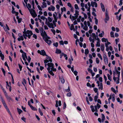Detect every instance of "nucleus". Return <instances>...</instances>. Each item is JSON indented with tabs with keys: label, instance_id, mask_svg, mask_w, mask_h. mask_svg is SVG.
<instances>
[{
	"label": "nucleus",
	"instance_id": "obj_1",
	"mask_svg": "<svg viewBox=\"0 0 123 123\" xmlns=\"http://www.w3.org/2000/svg\"><path fill=\"white\" fill-rule=\"evenodd\" d=\"M45 33V34L43 36V38L47 43L49 45H50L51 44L52 42L51 40L48 39H50V38L48 36L46 33Z\"/></svg>",
	"mask_w": 123,
	"mask_h": 123
},
{
	"label": "nucleus",
	"instance_id": "obj_2",
	"mask_svg": "<svg viewBox=\"0 0 123 123\" xmlns=\"http://www.w3.org/2000/svg\"><path fill=\"white\" fill-rule=\"evenodd\" d=\"M28 9L29 10L31 15L33 18H35L37 16V14L36 13L34 10H33L32 9H30L28 8Z\"/></svg>",
	"mask_w": 123,
	"mask_h": 123
},
{
	"label": "nucleus",
	"instance_id": "obj_3",
	"mask_svg": "<svg viewBox=\"0 0 123 123\" xmlns=\"http://www.w3.org/2000/svg\"><path fill=\"white\" fill-rule=\"evenodd\" d=\"M46 59H48L49 60L47 59H46L44 60V63L45 64L49 62H52V60L51 59L50 57L48 56H47Z\"/></svg>",
	"mask_w": 123,
	"mask_h": 123
},
{
	"label": "nucleus",
	"instance_id": "obj_4",
	"mask_svg": "<svg viewBox=\"0 0 123 123\" xmlns=\"http://www.w3.org/2000/svg\"><path fill=\"white\" fill-rule=\"evenodd\" d=\"M39 30L40 31V32L41 33V36L43 38V36H44V35L45 34V33H46L45 31L44 30L42 27L41 28L40 27V29H39Z\"/></svg>",
	"mask_w": 123,
	"mask_h": 123
},
{
	"label": "nucleus",
	"instance_id": "obj_5",
	"mask_svg": "<svg viewBox=\"0 0 123 123\" xmlns=\"http://www.w3.org/2000/svg\"><path fill=\"white\" fill-rule=\"evenodd\" d=\"M7 100L9 102H10L11 101L12 102L13 101V100L12 98L10 96H9L8 95H7L6 96Z\"/></svg>",
	"mask_w": 123,
	"mask_h": 123
},
{
	"label": "nucleus",
	"instance_id": "obj_6",
	"mask_svg": "<svg viewBox=\"0 0 123 123\" xmlns=\"http://www.w3.org/2000/svg\"><path fill=\"white\" fill-rule=\"evenodd\" d=\"M41 55L43 56H48V55L46 54V52L44 50H41Z\"/></svg>",
	"mask_w": 123,
	"mask_h": 123
},
{
	"label": "nucleus",
	"instance_id": "obj_7",
	"mask_svg": "<svg viewBox=\"0 0 123 123\" xmlns=\"http://www.w3.org/2000/svg\"><path fill=\"white\" fill-rule=\"evenodd\" d=\"M50 6L51 8L50 7H49L48 8V10L49 11H51V10L52 11H54L55 9V7L53 6L52 5H51Z\"/></svg>",
	"mask_w": 123,
	"mask_h": 123
},
{
	"label": "nucleus",
	"instance_id": "obj_8",
	"mask_svg": "<svg viewBox=\"0 0 123 123\" xmlns=\"http://www.w3.org/2000/svg\"><path fill=\"white\" fill-rule=\"evenodd\" d=\"M90 37H89V39L90 41V42H92V43H94L95 41V39H94V38L92 39V35L91 34L90 35Z\"/></svg>",
	"mask_w": 123,
	"mask_h": 123
},
{
	"label": "nucleus",
	"instance_id": "obj_9",
	"mask_svg": "<svg viewBox=\"0 0 123 123\" xmlns=\"http://www.w3.org/2000/svg\"><path fill=\"white\" fill-rule=\"evenodd\" d=\"M59 78L60 79H61L62 83V84H64L65 82V80L63 76H62L60 77L59 76Z\"/></svg>",
	"mask_w": 123,
	"mask_h": 123
},
{
	"label": "nucleus",
	"instance_id": "obj_10",
	"mask_svg": "<svg viewBox=\"0 0 123 123\" xmlns=\"http://www.w3.org/2000/svg\"><path fill=\"white\" fill-rule=\"evenodd\" d=\"M100 5L101 6V7L102 9V11L103 12H105V9L104 7V5L102 3H100Z\"/></svg>",
	"mask_w": 123,
	"mask_h": 123
},
{
	"label": "nucleus",
	"instance_id": "obj_11",
	"mask_svg": "<svg viewBox=\"0 0 123 123\" xmlns=\"http://www.w3.org/2000/svg\"><path fill=\"white\" fill-rule=\"evenodd\" d=\"M61 51L60 49H59L57 48L56 49V51L55 53L57 54H61Z\"/></svg>",
	"mask_w": 123,
	"mask_h": 123
},
{
	"label": "nucleus",
	"instance_id": "obj_12",
	"mask_svg": "<svg viewBox=\"0 0 123 123\" xmlns=\"http://www.w3.org/2000/svg\"><path fill=\"white\" fill-rule=\"evenodd\" d=\"M27 33L26 34H29L31 36L33 34V33L32 32V31H30L29 30H27Z\"/></svg>",
	"mask_w": 123,
	"mask_h": 123
},
{
	"label": "nucleus",
	"instance_id": "obj_13",
	"mask_svg": "<svg viewBox=\"0 0 123 123\" xmlns=\"http://www.w3.org/2000/svg\"><path fill=\"white\" fill-rule=\"evenodd\" d=\"M70 29L71 31L72 30H73L74 31H75V30L74 28V26L73 24H72L71 25V26L70 27Z\"/></svg>",
	"mask_w": 123,
	"mask_h": 123
},
{
	"label": "nucleus",
	"instance_id": "obj_14",
	"mask_svg": "<svg viewBox=\"0 0 123 123\" xmlns=\"http://www.w3.org/2000/svg\"><path fill=\"white\" fill-rule=\"evenodd\" d=\"M100 48L101 50L103 51L104 50L105 46L103 44H101L100 46Z\"/></svg>",
	"mask_w": 123,
	"mask_h": 123
},
{
	"label": "nucleus",
	"instance_id": "obj_15",
	"mask_svg": "<svg viewBox=\"0 0 123 123\" xmlns=\"http://www.w3.org/2000/svg\"><path fill=\"white\" fill-rule=\"evenodd\" d=\"M0 57H1V59L2 60H4V55L2 54V53H0Z\"/></svg>",
	"mask_w": 123,
	"mask_h": 123
},
{
	"label": "nucleus",
	"instance_id": "obj_16",
	"mask_svg": "<svg viewBox=\"0 0 123 123\" xmlns=\"http://www.w3.org/2000/svg\"><path fill=\"white\" fill-rule=\"evenodd\" d=\"M103 56H104V61H105V60H106V61L107 60L108 61V58H107L106 54H104Z\"/></svg>",
	"mask_w": 123,
	"mask_h": 123
},
{
	"label": "nucleus",
	"instance_id": "obj_17",
	"mask_svg": "<svg viewBox=\"0 0 123 123\" xmlns=\"http://www.w3.org/2000/svg\"><path fill=\"white\" fill-rule=\"evenodd\" d=\"M18 111V113L19 114H20L22 112V110L17 108Z\"/></svg>",
	"mask_w": 123,
	"mask_h": 123
},
{
	"label": "nucleus",
	"instance_id": "obj_18",
	"mask_svg": "<svg viewBox=\"0 0 123 123\" xmlns=\"http://www.w3.org/2000/svg\"><path fill=\"white\" fill-rule=\"evenodd\" d=\"M121 15H122L121 14H120L119 16H118V15H116V18L117 19H118V21H119L121 19Z\"/></svg>",
	"mask_w": 123,
	"mask_h": 123
},
{
	"label": "nucleus",
	"instance_id": "obj_19",
	"mask_svg": "<svg viewBox=\"0 0 123 123\" xmlns=\"http://www.w3.org/2000/svg\"><path fill=\"white\" fill-rule=\"evenodd\" d=\"M101 40L102 42H106L107 41L108 39H106L105 38H102Z\"/></svg>",
	"mask_w": 123,
	"mask_h": 123
},
{
	"label": "nucleus",
	"instance_id": "obj_20",
	"mask_svg": "<svg viewBox=\"0 0 123 123\" xmlns=\"http://www.w3.org/2000/svg\"><path fill=\"white\" fill-rule=\"evenodd\" d=\"M105 46L106 47V51H108L109 50V47L108 46V44H107L106 43H105Z\"/></svg>",
	"mask_w": 123,
	"mask_h": 123
},
{
	"label": "nucleus",
	"instance_id": "obj_21",
	"mask_svg": "<svg viewBox=\"0 0 123 123\" xmlns=\"http://www.w3.org/2000/svg\"><path fill=\"white\" fill-rule=\"evenodd\" d=\"M12 12L13 14H15L16 12L14 11L15 8L13 6H12Z\"/></svg>",
	"mask_w": 123,
	"mask_h": 123
},
{
	"label": "nucleus",
	"instance_id": "obj_22",
	"mask_svg": "<svg viewBox=\"0 0 123 123\" xmlns=\"http://www.w3.org/2000/svg\"><path fill=\"white\" fill-rule=\"evenodd\" d=\"M31 109L33 111H37V108H35V107L32 106L31 107H30Z\"/></svg>",
	"mask_w": 123,
	"mask_h": 123
},
{
	"label": "nucleus",
	"instance_id": "obj_23",
	"mask_svg": "<svg viewBox=\"0 0 123 123\" xmlns=\"http://www.w3.org/2000/svg\"><path fill=\"white\" fill-rule=\"evenodd\" d=\"M107 76L108 79L111 81L112 80V79L111 76L109 74H107Z\"/></svg>",
	"mask_w": 123,
	"mask_h": 123
},
{
	"label": "nucleus",
	"instance_id": "obj_24",
	"mask_svg": "<svg viewBox=\"0 0 123 123\" xmlns=\"http://www.w3.org/2000/svg\"><path fill=\"white\" fill-rule=\"evenodd\" d=\"M82 17L81 16H80L78 18H77V21L78 22H80V19Z\"/></svg>",
	"mask_w": 123,
	"mask_h": 123
},
{
	"label": "nucleus",
	"instance_id": "obj_25",
	"mask_svg": "<svg viewBox=\"0 0 123 123\" xmlns=\"http://www.w3.org/2000/svg\"><path fill=\"white\" fill-rule=\"evenodd\" d=\"M99 89H100L101 90H102L103 89V85L102 83H100V87H99Z\"/></svg>",
	"mask_w": 123,
	"mask_h": 123
},
{
	"label": "nucleus",
	"instance_id": "obj_26",
	"mask_svg": "<svg viewBox=\"0 0 123 123\" xmlns=\"http://www.w3.org/2000/svg\"><path fill=\"white\" fill-rule=\"evenodd\" d=\"M113 75H114V77H113V79L114 80V81H116L117 80V77H115L114 75H115V71H113Z\"/></svg>",
	"mask_w": 123,
	"mask_h": 123
},
{
	"label": "nucleus",
	"instance_id": "obj_27",
	"mask_svg": "<svg viewBox=\"0 0 123 123\" xmlns=\"http://www.w3.org/2000/svg\"><path fill=\"white\" fill-rule=\"evenodd\" d=\"M89 52V51L88 49H85V54L86 55H87Z\"/></svg>",
	"mask_w": 123,
	"mask_h": 123
},
{
	"label": "nucleus",
	"instance_id": "obj_28",
	"mask_svg": "<svg viewBox=\"0 0 123 123\" xmlns=\"http://www.w3.org/2000/svg\"><path fill=\"white\" fill-rule=\"evenodd\" d=\"M90 108L91 109V110L93 112H94L95 111V110L94 107V106L91 105L90 106Z\"/></svg>",
	"mask_w": 123,
	"mask_h": 123
},
{
	"label": "nucleus",
	"instance_id": "obj_29",
	"mask_svg": "<svg viewBox=\"0 0 123 123\" xmlns=\"http://www.w3.org/2000/svg\"><path fill=\"white\" fill-rule=\"evenodd\" d=\"M114 33L113 31H111L110 33V36L111 37H113L114 38Z\"/></svg>",
	"mask_w": 123,
	"mask_h": 123
},
{
	"label": "nucleus",
	"instance_id": "obj_30",
	"mask_svg": "<svg viewBox=\"0 0 123 123\" xmlns=\"http://www.w3.org/2000/svg\"><path fill=\"white\" fill-rule=\"evenodd\" d=\"M2 90L3 92H4V94L6 96L8 95L7 93L6 92V91L5 90L4 88Z\"/></svg>",
	"mask_w": 123,
	"mask_h": 123
},
{
	"label": "nucleus",
	"instance_id": "obj_31",
	"mask_svg": "<svg viewBox=\"0 0 123 123\" xmlns=\"http://www.w3.org/2000/svg\"><path fill=\"white\" fill-rule=\"evenodd\" d=\"M92 37L93 38H94V37L95 39H96V36L95 33H92Z\"/></svg>",
	"mask_w": 123,
	"mask_h": 123
},
{
	"label": "nucleus",
	"instance_id": "obj_32",
	"mask_svg": "<svg viewBox=\"0 0 123 123\" xmlns=\"http://www.w3.org/2000/svg\"><path fill=\"white\" fill-rule=\"evenodd\" d=\"M111 91H112L115 94L116 93V91L115 90V89L114 88L112 87L111 88Z\"/></svg>",
	"mask_w": 123,
	"mask_h": 123
},
{
	"label": "nucleus",
	"instance_id": "obj_33",
	"mask_svg": "<svg viewBox=\"0 0 123 123\" xmlns=\"http://www.w3.org/2000/svg\"><path fill=\"white\" fill-rule=\"evenodd\" d=\"M3 73L4 75L5 76L6 72L4 70V69L3 68H1Z\"/></svg>",
	"mask_w": 123,
	"mask_h": 123
},
{
	"label": "nucleus",
	"instance_id": "obj_34",
	"mask_svg": "<svg viewBox=\"0 0 123 123\" xmlns=\"http://www.w3.org/2000/svg\"><path fill=\"white\" fill-rule=\"evenodd\" d=\"M117 101L118 102H119L120 104H121L122 103V100H120L119 98H117Z\"/></svg>",
	"mask_w": 123,
	"mask_h": 123
},
{
	"label": "nucleus",
	"instance_id": "obj_35",
	"mask_svg": "<svg viewBox=\"0 0 123 123\" xmlns=\"http://www.w3.org/2000/svg\"><path fill=\"white\" fill-rule=\"evenodd\" d=\"M98 96H94V101L95 102H96L97 101V100H98L97 99H98Z\"/></svg>",
	"mask_w": 123,
	"mask_h": 123
},
{
	"label": "nucleus",
	"instance_id": "obj_36",
	"mask_svg": "<svg viewBox=\"0 0 123 123\" xmlns=\"http://www.w3.org/2000/svg\"><path fill=\"white\" fill-rule=\"evenodd\" d=\"M100 42H97V44H96V45L97 47H99L100 46Z\"/></svg>",
	"mask_w": 123,
	"mask_h": 123
},
{
	"label": "nucleus",
	"instance_id": "obj_37",
	"mask_svg": "<svg viewBox=\"0 0 123 123\" xmlns=\"http://www.w3.org/2000/svg\"><path fill=\"white\" fill-rule=\"evenodd\" d=\"M75 8L76 9L79 10V8L78 7V6L77 4H75L74 5Z\"/></svg>",
	"mask_w": 123,
	"mask_h": 123
},
{
	"label": "nucleus",
	"instance_id": "obj_38",
	"mask_svg": "<svg viewBox=\"0 0 123 123\" xmlns=\"http://www.w3.org/2000/svg\"><path fill=\"white\" fill-rule=\"evenodd\" d=\"M98 56L99 57L101 60H102V58L101 54L99 53L97 54Z\"/></svg>",
	"mask_w": 123,
	"mask_h": 123
},
{
	"label": "nucleus",
	"instance_id": "obj_39",
	"mask_svg": "<svg viewBox=\"0 0 123 123\" xmlns=\"http://www.w3.org/2000/svg\"><path fill=\"white\" fill-rule=\"evenodd\" d=\"M94 19L95 20V24L96 25H97L98 24V20L95 17L94 18Z\"/></svg>",
	"mask_w": 123,
	"mask_h": 123
},
{
	"label": "nucleus",
	"instance_id": "obj_40",
	"mask_svg": "<svg viewBox=\"0 0 123 123\" xmlns=\"http://www.w3.org/2000/svg\"><path fill=\"white\" fill-rule=\"evenodd\" d=\"M101 115H102V117H101L102 119L105 120V117L104 115L103 114H102Z\"/></svg>",
	"mask_w": 123,
	"mask_h": 123
},
{
	"label": "nucleus",
	"instance_id": "obj_41",
	"mask_svg": "<svg viewBox=\"0 0 123 123\" xmlns=\"http://www.w3.org/2000/svg\"><path fill=\"white\" fill-rule=\"evenodd\" d=\"M53 45L56 47H57L58 45V43L57 42H56L55 43H54Z\"/></svg>",
	"mask_w": 123,
	"mask_h": 123
},
{
	"label": "nucleus",
	"instance_id": "obj_42",
	"mask_svg": "<svg viewBox=\"0 0 123 123\" xmlns=\"http://www.w3.org/2000/svg\"><path fill=\"white\" fill-rule=\"evenodd\" d=\"M86 99L87 101V104L89 105H90V103L88 100V98L87 97H86Z\"/></svg>",
	"mask_w": 123,
	"mask_h": 123
},
{
	"label": "nucleus",
	"instance_id": "obj_43",
	"mask_svg": "<svg viewBox=\"0 0 123 123\" xmlns=\"http://www.w3.org/2000/svg\"><path fill=\"white\" fill-rule=\"evenodd\" d=\"M26 34L25 35L26 36V37H28V38L29 39H30L31 38V35H30L29 34Z\"/></svg>",
	"mask_w": 123,
	"mask_h": 123
},
{
	"label": "nucleus",
	"instance_id": "obj_44",
	"mask_svg": "<svg viewBox=\"0 0 123 123\" xmlns=\"http://www.w3.org/2000/svg\"><path fill=\"white\" fill-rule=\"evenodd\" d=\"M27 31H26V29L25 28L24 29V31L23 32V36H24V35L26 34V33H27Z\"/></svg>",
	"mask_w": 123,
	"mask_h": 123
},
{
	"label": "nucleus",
	"instance_id": "obj_45",
	"mask_svg": "<svg viewBox=\"0 0 123 123\" xmlns=\"http://www.w3.org/2000/svg\"><path fill=\"white\" fill-rule=\"evenodd\" d=\"M48 20L49 22H51L52 21V19L50 17H48Z\"/></svg>",
	"mask_w": 123,
	"mask_h": 123
},
{
	"label": "nucleus",
	"instance_id": "obj_46",
	"mask_svg": "<svg viewBox=\"0 0 123 123\" xmlns=\"http://www.w3.org/2000/svg\"><path fill=\"white\" fill-rule=\"evenodd\" d=\"M22 58H23V60L24 61H25V62L26 61V60L25 59V56L24 55V54H22Z\"/></svg>",
	"mask_w": 123,
	"mask_h": 123
},
{
	"label": "nucleus",
	"instance_id": "obj_47",
	"mask_svg": "<svg viewBox=\"0 0 123 123\" xmlns=\"http://www.w3.org/2000/svg\"><path fill=\"white\" fill-rule=\"evenodd\" d=\"M70 91V87L69 86H68V88L67 89H65V91L66 92H69Z\"/></svg>",
	"mask_w": 123,
	"mask_h": 123
},
{
	"label": "nucleus",
	"instance_id": "obj_48",
	"mask_svg": "<svg viewBox=\"0 0 123 123\" xmlns=\"http://www.w3.org/2000/svg\"><path fill=\"white\" fill-rule=\"evenodd\" d=\"M93 90L95 93H97L98 92V89L96 88H93Z\"/></svg>",
	"mask_w": 123,
	"mask_h": 123
},
{
	"label": "nucleus",
	"instance_id": "obj_49",
	"mask_svg": "<svg viewBox=\"0 0 123 123\" xmlns=\"http://www.w3.org/2000/svg\"><path fill=\"white\" fill-rule=\"evenodd\" d=\"M42 4L45 7H47V4L45 2H43Z\"/></svg>",
	"mask_w": 123,
	"mask_h": 123
},
{
	"label": "nucleus",
	"instance_id": "obj_50",
	"mask_svg": "<svg viewBox=\"0 0 123 123\" xmlns=\"http://www.w3.org/2000/svg\"><path fill=\"white\" fill-rule=\"evenodd\" d=\"M88 27L87 26L86 27V25L85 26V27L83 28V29L85 31H86L88 30Z\"/></svg>",
	"mask_w": 123,
	"mask_h": 123
},
{
	"label": "nucleus",
	"instance_id": "obj_51",
	"mask_svg": "<svg viewBox=\"0 0 123 123\" xmlns=\"http://www.w3.org/2000/svg\"><path fill=\"white\" fill-rule=\"evenodd\" d=\"M51 31H52V33H53L55 35V30L54 29H51Z\"/></svg>",
	"mask_w": 123,
	"mask_h": 123
},
{
	"label": "nucleus",
	"instance_id": "obj_52",
	"mask_svg": "<svg viewBox=\"0 0 123 123\" xmlns=\"http://www.w3.org/2000/svg\"><path fill=\"white\" fill-rule=\"evenodd\" d=\"M96 62L98 64L99 63V61L98 58H96Z\"/></svg>",
	"mask_w": 123,
	"mask_h": 123
},
{
	"label": "nucleus",
	"instance_id": "obj_53",
	"mask_svg": "<svg viewBox=\"0 0 123 123\" xmlns=\"http://www.w3.org/2000/svg\"><path fill=\"white\" fill-rule=\"evenodd\" d=\"M94 107L95 108V111L96 112H97L98 111L97 106L95 105L94 106Z\"/></svg>",
	"mask_w": 123,
	"mask_h": 123
},
{
	"label": "nucleus",
	"instance_id": "obj_54",
	"mask_svg": "<svg viewBox=\"0 0 123 123\" xmlns=\"http://www.w3.org/2000/svg\"><path fill=\"white\" fill-rule=\"evenodd\" d=\"M59 43L61 45H63L64 44V43L62 40H61L59 42Z\"/></svg>",
	"mask_w": 123,
	"mask_h": 123
},
{
	"label": "nucleus",
	"instance_id": "obj_55",
	"mask_svg": "<svg viewBox=\"0 0 123 123\" xmlns=\"http://www.w3.org/2000/svg\"><path fill=\"white\" fill-rule=\"evenodd\" d=\"M71 95V93L70 92H69L68 93H67V96L68 97H70Z\"/></svg>",
	"mask_w": 123,
	"mask_h": 123
},
{
	"label": "nucleus",
	"instance_id": "obj_56",
	"mask_svg": "<svg viewBox=\"0 0 123 123\" xmlns=\"http://www.w3.org/2000/svg\"><path fill=\"white\" fill-rule=\"evenodd\" d=\"M21 119L22 120H23L25 122H26V118H25L24 117H22L21 118Z\"/></svg>",
	"mask_w": 123,
	"mask_h": 123
},
{
	"label": "nucleus",
	"instance_id": "obj_57",
	"mask_svg": "<svg viewBox=\"0 0 123 123\" xmlns=\"http://www.w3.org/2000/svg\"><path fill=\"white\" fill-rule=\"evenodd\" d=\"M87 70H88V71L90 72V73H92V70L90 68H88Z\"/></svg>",
	"mask_w": 123,
	"mask_h": 123
},
{
	"label": "nucleus",
	"instance_id": "obj_58",
	"mask_svg": "<svg viewBox=\"0 0 123 123\" xmlns=\"http://www.w3.org/2000/svg\"><path fill=\"white\" fill-rule=\"evenodd\" d=\"M123 4L122 0H120L119 1V6H121Z\"/></svg>",
	"mask_w": 123,
	"mask_h": 123
},
{
	"label": "nucleus",
	"instance_id": "obj_59",
	"mask_svg": "<svg viewBox=\"0 0 123 123\" xmlns=\"http://www.w3.org/2000/svg\"><path fill=\"white\" fill-rule=\"evenodd\" d=\"M18 65L20 69V71H21L22 70V67L19 64H18Z\"/></svg>",
	"mask_w": 123,
	"mask_h": 123
},
{
	"label": "nucleus",
	"instance_id": "obj_60",
	"mask_svg": "<svg viewBox=\"0 0 123 123\" xmlns=\"http://www.w3.org/2000/svg\"><path fill=\"white\" fill-rule=\"evenodd\" d=\"M66 106V105L65 102H64L63 104V109H64L65 108Z\"/></svg>",
	"mask_w": 123,
	"mask_h": 123
},
{
	"label": "nucleus",
	"instance_id": "obj_61",
	"mask_svg": "<svg viewBox=\"0 0 123 123\" xmlns=\"http://www.w3.org/2000/svg\"><path fill=\"white\" fill-rule=\"evenodd\" d=\"M75 12L76 13V15L78 16L79 15V11H77V10H75Z\"/></svg>",
	"mask_w": 123,
	"mask_h": 123
},
{
	"label": "nucleus",
	"instance_id": "obj_62",
	"mask_svg": "<svg viewBox=\"0 0 123 123\" xmlns=\"http://www.w3.org/2000/svg\"><path fill=\"white\" fill-rule=\"evenodd\" d=\"M73 73L75 76L77 75V74L78 72L77 71H76V70H75L73 72Z\"/></svg>",
	"mask_w": 123,
	"mask_h": 123
},
{
	"label": "nucleus",
	"instance_id": "obj_63",
	"mask_svg": "<svg viewBox=\"0 0 123 123\" xmlns=\"http://www.w3.org/2000/svg\"><path fill=\"white\" fill-rule=\"evenodd\" d=\"M33 37L35 39H37V36L35 34H34L33 36Z\"/></svg>",
	"mask_w": 123,
	"mask_h": 123
},
{
	"label": "nucleus",
	"instance_id": "obj_64",
	"mask_svg": "<svg viewBox=\"0 0 123 123\" xmlns=\"http://www.w3.org/2000/svg\"><path fill=\"white\" fill-rule=\"evenodd\" d=\"M37 7L38 9L40 11H42V9L41 8V7L39 5H38V6H37Z\"/></svg>",
	"mask_w": 123,
	"mask_h": 123
}]
</instances>
